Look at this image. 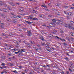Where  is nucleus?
I'll return each mask as SVG.
<instances>
[{
	"label": "nucleus",
	"instance_id": "nucleus-7",
	"mask_svg": "<svg viewBox=\"0 0 74 74\" xmlns=\"http://www.w3.org/2000/svg\"><path fill=\"white\" fill-rule=\"evenodd\" d=\"M8 65H9V66H13V64H11L10 63H9L8 64Z\"/></svg>",
	"mask_w": 74,
	"mask_h": 74
},
{
	"label": "nucleus",
	"instance_id": "nucleus-3",
	"mask_svg": "<svg viewBox=\"0 0 74 74\" xmlns=\"http://www.w3.org/2000/svg\"><path fill=\"white\" fill-rule=\"evenodd\" d=\"M2 10H3L2 11L5 12H7V11H8V10L7 9L5 8H3L2 9Z\"/></svg>",
	"mask_w": 74,
	"mask_h": 74
},
{
	"label": "nucleus",
	"instance_id": "nucleus-36",
	"mask_svg": "<svg viewBox=\"0 0 74 74\" xmlns=\"http://www.w3.org/2000/svg\"><path fill=\"white\" fill-rule=\"evenodd\" d=\"M8 52H10V53L8 54V55L11 56V52L8 51Z\"/></svg>",
	"mask_w": 74,
	"mask_h": 74
},
{
	"label": "nucleus",
	"instance_id": "nucleus-27",
	"mask_svg": "<svg viewBox=\"0 0 74 74\" xmlns=\"http://www.w3.org/2000/svg\"><path fill=\"white\" fill-rule=\"evenodd\" d=\"M66 60H69V58L66 57V58H64Z\"/></svg>",
	"mask_w": 74,
	"mask_h": 74
},
{
	"label": "nucleus",
	"instance_id": "nucleus-40",
	"mask_svg": "<svg viewBox=\"0 0 74 74\" xmlns=\"http://www.w3.org/2000/svg\"><path fill=\"white\" fill-rule=\"evenodd\" d=\"M47 50L48 51H49V52H51V51H50V49H47Z\"/></svg>",
	"mask_w": 74,
	"mask_h": 74
},
{
	"label": "nucleus",
	"instance_id": "nucleus-55",
	"mask_svg": "<svg viewBox=\"0 0 74 74\" xmlns=\"http://www.w3.org/2000/svg\"><path fill=\"white\" fill-rule=\"evenodd\" d=\"M66 54V55H68V56H70V55H69V53H67Z\"/></svg>",
	"mask_w": 74,
	"mask_h": 74
},
{
	"label": "nucleus",
	"instance_id": "nucleus-25",
	"mask_svg": "<svg viewBox=\"0 0 74 74\" xmlns=\"http://www.w3.org/2000/svg\"><path fill=\"white\" fill-rule=\"evenodd\" d=\"M17 17L18 18H22V17L21 16H17Z\"/></svg>",
	"mask_w": 74,
	"mask_h": 74
},
{
	"label": "nucleus",
	"instance_id": "nucleus-59",
	"mask_svg": "<svg viewBox=\"0 0 74 74\" xmlns=\"http://www.w3.org/2000/svg\"><path fill=\"white\" fill-rule=\"evenodd\" d=\"M12 6H15V5L14 4H13L12 5Z\"/></svg>",
	"mask_w": 74,
	"mask_h": 74
},
{
	"label": "nucleus",
	"instance_id": "nucleus-52",
	"mask_svg": "<svg viewBox=\"0 0 74 74\" xmlns=\"http://www.w3.org/2000/svg\"><path fill=\"white\" fill-rule=\"evenodd\" d=\"M71 40H72V41H74V38H71Z\"/></svg>",
	"mask_w": 74,
	"mask_h": 74
},
{
	"label": "nucleus",
	"instance_id": "nucleus-8",
	"mask_svg": "<svg viewBox=\"0 0 74 74\" xmlns=\"http://www.w3.org/2000/svg\"><path fill=\"white\" fill-rule=\"evenodd\" d=\"M69 6H65V5H63L62 7L63 8H69Z\"/></svg>",
	"mask_w": 74,
	"mask_h": 74
},
{
	"label": "nucleus",
	"instance_id": "nucleus-18",
	"mask_svg": "<svg viewBox=\"0 0 74 74\" xmlns=\"http://www.w3.org/2000/svg\"><path fill=\"white\" fill-rule=\"evenodd\" d=\"M36 20H38V19H37V18H33V21H36Z\"/></svg>",
	"mask_w": 74,
	"mask_h": 74
},
{
	"label": "nucleus",
	"instance_id": "nucleus-35",
	"mask_svg": "<svg viewBox=\"0 0 74 74\" xmlns=\"http://www.w3.org/2000/svg\"><path fill=\"white\" fill-rule=\"evenodd\" d=\"M61 41H65L66 40H65V39H62L61 40Z\"/></svg>",
	"mask_w": 74,
	"mask_h": 74
},
{
	"label": "nucleus",
	"instance_id": "nucleus-24",
	"mask_svg": "<svg viewBox=\"0 0 74 74\" xmlns=\"http://www.w3.org/2000/svg\"><path fill=\"white\" fill-rule=\"evenodd\" d=\"M12 72H13V73H18L17 71L16 70H15L14 71H13Z\"/></svg>",
	"mask_w": 74,
	"mask_h": 74
},
{
	"label": "nucleus",
	"instance_id": "nucleus-45",
	"mask_svg": "<svg viewBox=\"0 0 74 74\" xmlns=\"http://www.w3.org/2000/svg\"><path fill=\"white\" fill-rule=\"evenodd\" d=\"M31 73H32V74H34V72L33 71H31Z\"/></svg>",
	"mask_w": 74,
	"mask_h": 74
},
{
	"label": "nucleus",
	"instance_id": "nucleus-33",
	"mask_svg": "<svg viewBox=\"0 0 74 74\" xmlns=\"http://www.w3.org/2000/svg\"><path fill=\"white\" fill-rule=\"evenodd\" d=\"M66 18L67 19H70V16H66Z\"/></svg>",
	"mask_w": 74,
	"mask_h": 74
},
{
	"label": "nucleus",
	"instance_id": "nucleus-22",
	"mask_svg": "<svg viewBox=\"0 0 74 74\" xmlns=\"http://www.w3.org/2000/svg\"><path fill=\"white\" fill-rule=\"evenodd\" d=\"M42 45L43 46H44V45H46V44H45V43L44 42L43 43H42Z\"/></svg>",
	"mask_w": 74,
	"mask_h": 74
},
{
	"label": "nucleus",
	"instance_id": "nucleus-29",
	"mask_svg": "<svg viewBox=\"0 0 74 74\" xmlns=\"http://www.w3.org/2000/svg\"><path fill=\"white\" fill-rule=\"evenodd\" d=\"M55 38H56V37L58 39H59L60 38L58 37V36H55Z\"/></svg>",
	"mask_w": 74,
	"mask_h": 74
},
{
	"label": "nucleus",
	"instance_id": "nucleus-41",
	"mask_svg": "<svg viewBox=\"0 0 74 74\" xmlns=\"http://www.w3.org/2000/svg\"><path fill=\"white\" fill-rule=\"evenodd\" d=\"M23 30H26V28L25 27H23Z\"/></svg>",
	"mask_w": 74,
	"mask_h": 74
},
{
	"label": "nucleus",
	"instance_id": "nucleus-32",
	"mask_svg": "<svg viewBox=\"0 0 74 74\" xmlns=\"http://www.w3.org/2000/svg\"><path fill=\"white\" fill-rule=\"evenodd\" d=\"M42 67H44L45 68H46V67H47V66H45V65H43Z\"/></svg>",
	"mask_w": 74,
	"mask_h": 74
},
{
	"label": "nucleus",
	"instance_id": "nucleus-1",
	"mask_svg": "<svg viewBox=\"0 0 74 74\" xmlns=\"http://www.w3.org/2000/svg\"><path fill=\"white\" fill-rule=\"evenodd\" d=\"M64 26L66 27H67V28H69V29H72V25L70 24L68 25L65 24H64Z\"/></svg>",
	"mask_w": 74,
	"mask_h": 74
},
{
	"label": "nucleus",
	"instance_id": "nucleus-19",
	"mask_svg": "<svg viewBox=\"0 0 74 74\" xmlns=\"http://www.w3.org/2000/svg\"><path fill=\"white\" fill-rule=\"evenodd\" d=\"M70 23L71 24V25H73L74 23V22L73 21H71L70 22Z\"/></svg>",
	"mask_w": 74,
	"mask_h": 74
},
{
	"label": "nucleus",
	"instance_id": "nucleus-13",
	"mask_svg": "<svg viewBox=\"0 0 74 74\" xmlns=\"http://www.w3.org/2000/svg\"><path fill=\"white\" fill-rule=\"evenodd\" d=\"M8 3L9 4H10V5H12V4H13V3L12 2H8Z\"/></svg>",
	"mask_w": 74,
	"mask_h": 74
},
{
	"label": "nucleus",
	"instance_id": "nucleus-53",
	"mask_svg": "<svg viewBox=\"0 0 74 74\" xmlns=\"http://www.w3.org/2000/svg\"><path fill=\"white\" fill-rule=\"evenodd\" d=\"M36 49V51H38V49L37 48H35Z\"/></svg>",
	"mask_w": 74,
	"mask_h": 74
},
{
	"label": "nucleus",
	"instance_id": "nucleus-14",
	"mask_svg": "<svg viewBox=\"0 0 74 74\" xmlns=\"http://www.w3.org/2000/svg\"><path fill=\"white\" fill-rule=\"evenodd\" d=\"M57 21H58V22H62L63 21V20H59L58 19H57Z\"/></svg>",
	"mask_w": 74,
	"mask_h": 74
},
{
	"label": "nucleus",
	"instance_id": "nucleus-20",
	"mask_svg": "<svg viewBox=\"0 0 74 74\" xmlns=\"http://www.w3.org/2000/svg\"><path fill=\"white\" fill-rule=\"evenodd\" d=\"M52 21L53 22V23H56V21L55 19H54L52 20Z\"/></svg>",
	"mask_w": 74,
	"mask_h": 74
},
{
	"label": "nucleus",
	"instance_id": "nucleus-17",
	"mask_svg": "<svg viewBox=\"0 0 74 74\" xmlns=\"http://www.w3.org/2000/svg\"><path fill=\"white\" fill-rule=\"evenodd\" d=\"M4 45H5V46H6V47H8V46H9V45H8V44L5 43L4 44Z\"/></svg>",
	"mask_w": 74,
	"mask_h": 74
},
{
	"label": "nucleus",
	"instance_id": "nucleus-46",
	"mask_svg": "<svg viewBox=\"0 0 74 74\" xmlns=\"http://www.w3.org/2000/svg\"><path fill=\"white\" fill-rule=\"evenodd\" d=\"M42 26H45V27H46V25H45V24H44L43 25H42Z\"/></svg>",
	"mask_w": 74,
	"mask_h": 74
},
{
	"label": "nucleus",
	"instance_id": "nucleus-2",
	"mask_svg": "<svg viewBox=\"0 0 74 74\" xmlns=\"http://www.w3.org/2000/svg\"><path fill=\"white\" fill-rule=\"evenodd\" d=\"M32 32V30H29V31H27V35L28 36H30L31 35H32V33L31 32Z\"/></svg>",
	"mask_w": 74,
	"mask_h": 74
},
{
	"label": "nucleus",
	"instance_id": "nucleus-16",
	"mask_svg": "<svg viewBox=\"0 0 74 74\" xmlns=\"http://www.w3.org/2000/svg\"><path fill=\"white\" fill-rule=\"evenodd\" d=\"M7 21H9V22H11V20L10 18H7Z\"/></svg>",
	"mask_w": 74,
	"mask_h": 74
},
{
	"label": "nucleus",
	"instance_id": "nucleus-62",
	"mask_svg": "<svg viewBox=\"0 0 74 74\" xmlns=\"http://www.w3.org/2000/svg\"><path fill=\"white\" fill-rule=\"evenodd\" d=\"M67 74H69V71H67Z\"/></svg>",
	"mask_w": 74,
	"mask_h": 74
},
{
	"label": "nucleus",
	"instance_id": "nucleus-54",
	"mask_svg": "<svg viewBox=\"0 0 74 74\" xmlns=\"http://www.w3.org/2000/svg\"><path fill=\"white\" fill-rule=\"evenodd\" d=\"M19 68H20V69H22V66H19Z\"/></svg>",
	"mask_w": 74,
	"mask_h": 74
},
{
	"label": "nucleus",
	"instance_id": "nucleus-49",
	"mask_svg": "<svg viewBox=\"0 0 74 74\" xmlns=\"http://www.w3.org/2000/svg\"><path fill=\"white\" fill-rule=\"evenodd\" d=\"M0 69H3L4 68L0 66Z\"/></svg>",
	"mask_w": 74,
	"mask_h": 74
},
{
	"label": "nucleus",
	"instance_id": "nucleus-21",
	"mask_svg": "<svg viewBox=\"0 0 74 74\" xmlns=\"http://www.w3.org/2000/svg\"><path fill=\"white\" fill-rule=\"evenodd\" d=\"M56 24H57L58 25H60V24H62V23H60V22H57L56 23Z\"/></svg>",
	"mask_w": 74,
	"mask_h": 74
},
{
	"label": "nucleus",
	"instance_id": "nucleus-43",
	"mask_svg": "<svg viewBox=\"0 0 74 74\" xmlns=\"http://www.w3.org/2000/svg\"><path fill=\"white\" fill-rule=\"evenodd\" d=\"M31 44H34V42L33 41H32L31 42Z\"/></svg>",
	"mask_w": 74,
	"mask_h": 74
},
{
	"label": "nucleus",
	"instance_id": "nucleus-44",
	"mask_svg": "<svg viewBox=\"0 0 74 74\" xmlns=\"http://www.w3.org/2000/svg\"><path fill=\"white\" fill-rule=\"evenodd\" d=\"M47 66L48 67H50V65H47Z\"/></svg>",
	"mask_w": 74,
	"mask_h": 74
},
{
	"label": "nucleus",
	"instance_id": "nucleus-47",
	"mask_svg": "<svg viewBox=\"0 0 74 74\" xmlns=\"http://www.w3.org/2000/svg\"><path fill=\"white\" fill-rule=\"evenodd\" d=\"M16 4H17V5H19V4H20V3H16Z\"/></svg>",
	"mask_w": 74,
	"mask_h": 74
},
{
	"label": "nucleus",
	"instance_id": "nucleus-10",
	"mask_svg": "<svg viewBox=\"0 0 74 74\" xmlns=\"http://www.w3.org/2000/svg\"><path fill=\"white\" fill-rule=\"evenodd\" d=\"M0 27L2 28V29H4V25H1L0 26Z\"/></svg>",
	"mask_w": 74,
	"mask_h": 74
},
{
	"label": "nucleus",
	"instance_id": "nucleus-57",
	"mask_svg": "<svg viewBox=\"0 0 74 74\" xmlns=\"http://www.w3.org/2000/svg\"><path fill=\"white\" fill-rule=\"evenodd\" d=\"M48 17H52V16H51V15H49L48 16Z\"/></svg>",
	"mask_w": 74,
	"mask_h": 74
},
{
	"label": "nucleus",
	"instance_id": "nucleus-5",
	"mask_svg": "<svg viewBox=\"0 0 74 74\" xmlns=\"http://www.w3.org/2000/svg\"><path fill=\"white\" fill-rule=\"evenodd\" d=\"M25 22H26V23H27V24H28V25H30V24H31V22L30 21H26V20H25Z\"/></svg>",
	"mask_w": 74,
	"mask_h": 74
},
{
	"label": "nucleus",
	"instance_id": "nucleus-39",
	"mask_svg": "<svg viewBox=\"0 0 74 74\" xmlns=\"http://www.w3.org/2000/svg\"><path fill=\"white\" fill-rule=\"evenodd\" d=\"M14 18H16L17 17V16H16V15H14V16H13Z\"/></svg>",
	"mask_w": 74,
	"mask_h": 74
},
{
	"label": "nucleus",
	"instance_id": "nucleus-63",
	"mask_svg": "<svg viewBox=\"0 0 74 74\" xmlns=\"http://www.w3.org/2000/svg\"><path fill=\"white\" fill-rule=\"evenodd\" d=\"M44 7L45 8H48V7H47L46 6H45Z\"/></svg>",
	"mask_w": 74,
	"mask_h": 74
},
{
	"label": "nucleus",
	"instance_id": "nucleus-48",
	"mask_svg": "<svg viewBox=\"0 0 74 74\" xmlns=\"http://www.w3.org/2000/svg\"><path fill=\"white\" fill-rule=\"evenodd\" d=\"M18 41H19V42H22V40H19Z\"/></svg>",
	"mask_w": 74,
	"mask_h": 74
},
{
	"label": "nucleus",
	"instance_id": "nucleus-26",
	"mask_svg": "<svg viewBox=\"0 0 74 74\" xmlns=\"http://www.w3.org/2000/svg\"><path fill=\"white\" fill-rule=\"evenodd\" d=\"M15 51H16V50L15 49H12V51L13 52H15Z\"/></svg>",
	"mask_w": 74,
	"mask_h": 74
},
{
	"label": "nucleus",
	"instance_id": "nucleus-4",
	"mask_svg": "<svg viewBox=\"0 0 74 74\" xmlns=\"http://www.w3.org/2000/svg\"><path fill=\"white\" fill-rule=\"evenodd\" d=\"M29 18L31 21H33V15L30 16L29 17Z\"/></svg>",
	"mask_w": 74,
	"mask_h": 74
},
{
	"label": "nucleus",
	"instance_id": "nucleus-50",
	"mask_svg": "<svg viewBox=\"0 0 74 74\" xmlns=\"http://www.w3.org/2000/svg\"><path fill=\"white\" fill-rule=\"evenodd\" d=\"M5 7H7V8H8V7H7V5H5Z\"/></svg>",
	"mask_w": 74,
	"mask_h": 74
},
{
	"label": "nucleus",
	"instance_id": "nucleus-51",
	"mask_svg": "<svg viewBox=\"0 0 74 74\" xmlns=\"http://www.w3.org/2000/svg\"><path fill=\"white\" fill-rule=\"evenodd\" d=\"M15 54H18V52H15Z\"/></svg>",
	"mask_w": 74,
	"mask_h": 74
},
{
	"label": "nucleus",
	"instance_id": "nucleus-42",
	"mask_svg": "<svg viewBox=\"0 0 74 74\" xmlns=\"http://www.w3.org/2000/svg\"><path fill=\"white\" fill-rule=\"evenodd\" d=\"M1 65L2 66H5V64L4 63H3Z\"/></svg>",
	"mask_w": 74,
	"mask_h": 74
},
{
	"label": "nucleus",
	"instance_id": "nucleus-11",
	"mask_svg": "<svg viewBox=\"0 0 74 74\" xmlns=\"http://www.w3.org/2000/svg\"><path fill=\"white\" fill-rule=\"evenodd\" d=\"M68 15H69L70 16H71V15H72V13H71V12H69L68 13Z\"/></svg>",
	"mask_w": 74,
	"mask_h": 74
},
{
	"label": "nucleus",
	"instance_id": "nucleus-58",
	"mask_svg": "<svg viewBox=\"0 0 74 74\" xmlns=\"http://www.w3.org/2000/svg\"><path fill=\"white\" fill-rule=\"evenodd\" d=\"M49 37H53V35H51V36H49Z\"/></svg>",
	"mask_w": 74,
	"mask_h": 74
},
{
	"label": "nucleus",
	"instance_id": "nucleus-15",
	"mask_svg": "<svg viewBox=\"0 0 74 74\" xmlns=\"http://www.w3.org/2000/svg\"><path fill=\"white\" fill-rule=\"evenodd\" d=\"M26 45L28 46V47H30V43H26Z\"/></svg>",
	"mask_w": 74,
	"mask_h": 74
},
{
	"label": "nucleus",
	"instance_id": "nucleus-38",
	"mask_svg": "<svg viewBox=\"0 0 74 74\" xmlns=\"http://www.w3.org/2000/svg\"><path fill=\"white\" fill-rule=\"evenodd\" d=\"M1 16H5V14H3L1 15Z\"/></svg>",
	"mask_w": 74,
	"mask_h": 74
},
{
	"label": "nucleus",
	"instance_id": "nucleus-64",
	"mask_svg": "<svg viewBox=\"0 0 74 74\" xmlns=\"http://www.w3.org/2000/svg\"><path fill=\"white\" fill-rule=\"evenodd\" d=\"M64 44L65 45H67V43H64Z\"/></svg>",
	"mask_w": 74,
	"mask_h": 74
},
{
	"label": "nucleus",
	"instance_id": "nucleus-23",
	"mask_svg": "<svg viewBox=\"0 0 74 74\" xmlns=\"http://www.w3.org/2000/svg\"><path fill=\"white\" fill-rule=\"evenodd\" d=\"M66 38L69 41H70V38L68 37L67 38Z\"/></svg>",
	"mask_w": 74,
	"mask_h": 74
},
{
	"label": "nucleus",
	"instance_id": "nucleus-6",
	"mask_svg": "<svg viewBox=\"0 0 74 74\" xmlns=\"http://www.w3.org/2000/svg\"><path fill=\"white\" fill-rule=\"evenodd\" d=\"M18 53H19V56L21 55V53H22L21 50H19L18 51Z\"/></svg>",
	"mask_w": 74,
	"mask_h": 74
},
{
	"label": "nucleus",
	"instance_id": "nucleus-28",
	"mask_svg": "<svg viewBox=\"0 0 74 74\" xmlns=\"http://www.w3.org/2000/svg\"><path fill=\"white\" fill-rule=\"evenodd\" d=\"M56 5H57V6H58V7H59V6H60V4H58Z\"/></svg>",
	"mask_w": 74,
	"mask_h": 74
},
{
	"label": "nucleus",
	"instance_id": "nucleus-31",
	"mask_svg": "<svg viewBox=\"0 0 74 74\" xmlns=\"http://www.w3.org/2000/svg\"><path fill=\"white\" fill-rule=\"evenodd\" d=\"M10 6H9L8 7V9L10 10H11V9H10Z\"/></svg>",
	"mask_w": 74,
	"mask_h": 74
},
{
	"label": "nucleus",
	"instance_id": "nucleus-61",
	"mask_svg": "<svg viewBox=\"0 0 74 74\" xmlns=\"http://www.w3.org/2000/svg\"><path fill=\"white\" fill-rule=\"evenodd\" d=\"M41 40H44V38L42 37V38H41Z\"/></svg>",
	"mask_w": 74,
	"mask_h": 74
},
{
	"label": "nucleus",
	"instance_id": "nucleus-30",
	"mask_svg": "<svg viewBox=\"0 0 74 74\" xmlns=\"http://www.w3.org/2000/svg\"><path fill=\"white\" fill-rule=\"evenodd\" d=\"M33 12H34V13H36V12H37L35 10H33Z\"/></svg>",
	"mask_w": 74,
	"mask_h": 74
},
{
	"label": "nucleus",
	"instance_id": "nucleus-12",
	"mask_svg": "<svg viewBox=\"0 0 74 74\" xmlns=\"http://www.w3.org/2000/svg\"><path fill=\"white\" fill-rule=\"evenodd\" d=\"M1 36H6V34H4V33H2L1 35Z\"/></svg>",
	"mask_w": 74,
	"mask_h": 74
},
{
	"label": "nucleus",
	"instance_id": "nucleus-56",
	"mask_svg": "<svg viewBox=\"0 0 74 74\" xmlns=\"http://www.w3.org/2000/svg\"><path fill=\"white\" fill-rule=\"evenodd\" d=\"M71 53L72 52V53H74V52H73V51H72V50H71Z\"/></svg>",
	"mask_w": 74,
	"mask_h": 74
},
{
	"label": "nucleus",
	"instance_id": "nucleus-60",
	"mask_svg": "<svg viewBox=\"0 0 74 74\" xmlns=\"http://www.w3.org/2000/svg\"><path fill=\"white\" fill-rule=\"evenodd\" d=\"M71 9H74V8L73 7H71Z\"/></svg>",
	"mask_w": 74,
	"mask_h": 74
},
{
	"label": "nucleus",
	"instance_id": "nucleus-34",
	"mask_svg": "<svg viewBox=\"0 0 74 74\" xmlns=\"http://www.w3.org/2000/svg\"><path fill=\"white\" fill-rule=\"evenodd\" d=\"M69 71H70L71 72H73V70H72L70 68H69Z\"/></svg>",
	"mask_w": 74,
	"mask_h": 74
},
{
	"label": "nucleus",
	"instance_id": "nucleus-37",
	"mask_svg": "<svg viewBox=\"0 0 74 74\" xmlns=\"http://www.w3.org/2000/svg\"><path fill=\"white\" fill-rule=\"evenodd\" d=\"M3 69L4 68L5 69H7V67L6 66H3Z\"/></svg>",
	"mask_w": 74,
	"mask_h": 74
},
{
	"label": "nucleus",
	"instance_id": "nucleus-9",
	"mask_svg": "<svg viewBox=\"0 0 74 74\" xmlns=\"http://www.w3.org/2000/svg\"><path fill=\"white\" fill-rule=\"evenodd\" d=\"M21 52H25V49H21Z\"/></svg>",
	"mask_w": 74,
	"mask_h": 74
}]
</instances>
